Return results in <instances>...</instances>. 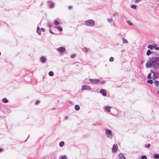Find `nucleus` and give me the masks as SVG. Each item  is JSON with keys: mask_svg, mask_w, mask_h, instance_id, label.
I'll list each match as a JSON object with an SVG mask.
<instances>
[{"mask_svg": "<svg viewBox=\"0 0 159 159\" xmlns=\"http://www.w3.org/2000/svg\"><path fill=\"white\" fill-rule=\"evenodd\" d=\"M85 23L87 25L92 26L94 25V21L93 20H87L85 21Z\"/></svg>", "mask_w": 159, "mask_h": 159, "instance_id": "obj_1", "label": "nucleus"}, {"mask_svg": "<svg viewBox=\"0 0 159 159\" xmlns=\"http://www.w3.org/2000/svg\"><path fill=\"white\" fill-rule=\"evenodd\" d=\"M157 61L155 59V60L152 61V66L155 68H158L159 67V64L157 62Z\"/></svg>", "mask_w": 159, "mask_h": 159, "instance_id": "obj_2", "label": "nucleus"}, {"mask_svg": "<svg viewBox=\"0 0 159 159\" xmlns=\"http://www.w3.org/2000/svg\"><path fill=\"white\" fill-rule=\"evenodd\" d=\"M118 149V146L116 144H114L113 145L112 148V152H116Z\"/></svg>", "mask_w": 159, "mask_h": 159, "instance_id": "obj_3", "label": "nucleus"}, {"mask_svg": "<svg viewBox=\"0 0 159 159\" xmlns=\"http://www.w3.org/2000/svg\"><path fill=\"white\" fill-rule=\"evenodd\" d=\"M90 81L94 84L98 83L100 82V80L98 79H90Z\"/></svg>", "mask_w": 159, "mask_h": 159, "instance_id": "obj_4", "label": "nucleus"}, {"mask_svg": "<svg viewBox=\"0 0 159 159\" xmlns=\"http://www.w3.org/2000/svg\"><path fill=\"white\" fill-rule=\"evenodd\" d=\"M100 92L101 93L102 95L104 96H106L107 95L106 91L104 89H101L100 90Z\"/></svg>", "mask_w": 159, "mask_h": 159, "instance_id": "obj_5", "label": "nucleus"}, {"mask_svg": "<svg viewBox=\"0 0 159 159\" xmlns=\"http://www.w3.org/2000/svg\"><path fill=\"white\" fill-rule=\"evenodd\" d=\"M106 132L107 134V136L108 137L111 138L112 136L111 132L110 130H107L106 131Z\"/></svg>", "mask_w": 159, "mask_h": 159, "instance_id": "obj_6", "label": "nucleus"}, {"mask_svg": "<svg viewBox=\"0 0 159 159\" xmlns=\"http://www.w3.org/2000/svg\"><path fill=\"white\" fill-rule=\"evenodd\" d=\"M57 50L59 52H63L65 51V48L63 47H60L57 49Z\"/></svg>", "mask_w": 159, "mask_h": 159, "instance_id": "obj_7", "label": "nucleus"}, {"mask_svg": "<svg viewBox=\"0 0 159 159\" xmlns=\"http://www.w3.org/2000/svg\"><path fill=\"white\" fill-rule=\"evenodd\" d=\"M152 72L153 73V79H155L157 77L159 76V74L157 73H155V72H152Z\"/></svg>", "mask_w": 159, "mask_h": 159, "instance_id": "obj_8", "label": "nucleus"}, {"mask_svg": "<svg viewBox=\"0 0 159 159\" xmlns=\"http://www.w3.org/2000/svg\"><path fill=\"white\" fill-rule=\"evenodd\" d=\"M90 88L87 85H85L82 87V90L90 89Z\"/></svg>", "mask_w": 159, "mask_h": 159, "instance_id": "obj_9", "label": "nucleus"}, {"mask_svg": "<svg viewBox=\"0 0 159 159\" xmlns=\"http://www.w3.org/2000/svg\"><path fill=\"white\" fill-rule=\"evenodd\" d=\"M152 62L150 61H148L146 64V66L147 67H150L152 66Z\"/></svg>", "mask_w": 159, "mask_h": 159, "instance_id": "obj_10", "label": "nucleus"}, {"mask_svg": "<svg viewBox=\"0 0 159 159\" xmlns=\"http://www.w3.org/2000/svg\"><path fill=\"white\" fill-rule=\"evenodd\" d=\"M119 157L121 159H125V156H124L123 154L122 153H120L119 154Z\"/></svg>", "mask_w": 159, "mask_h": 159, "instance_id": "obj_11", "label": "nucleus"}, {"mask_svg": "<svg viewBox=\"0 0 159 159\" xmlns=\"http://www.w3.org/2000/svg\"><path fill=\"white\" fill-rule=\"evenodd\" d=\"M40 61L42 63H44L46 61V60L45 58L44 57H42L40 58Z\"/></svg>", "mask_w": 159, "mask_h": 159, "instance_id": "obj_12", "label": "nucleus"}, {"mask_svg": "<svg viewBox=\"0 0 159 159\" xmlns=\"http://www.w3.org/2000/svg\"><path fill=\"white\" fill-rule=\"evenodd\" d=\"M111 108V107L109 106H107L106 107H105V109L108 112H110L111 110L110 109Z\"/></svg>", "mask_w": 159, "mask_h": 159, "instance_id": "obj_13", "label": "nucleus"}, {"mask_svg": "<svg viewBox=\"0 0 159 159\" xmlns=\"http://www.w3.org/2000/svg\"><path fill=\"white\" fill-rule=\"evenodd\" d=\"M75 109L76 111H78L80 109V107L79 105H76L75 106Z\"/></svg>", "mask_w": 159, "mask_h": 159, "instance_id": "obj_14", "label": "nucleus"}, {"mask_svg": "<svg viewBox=\"0 0 159 159\" xmlns=\"http://www.w3.org/2000/svg\"><path fill=\"white\" fill-rule=\"evenodd\" d=\"M2 101L4 103H7L8 102V100L6 98H4L2 99Z\"/></svg>", "mask_w": 159, "mask_h": 159, "instance_id": "obj_15", "label": "nucleus"}, {"mask_svg": "<svg viewBox=\"0 0 159 159\" xmlns=\"http://www.w3.org/2000/svg\"><path fill=\"white\" fill-rule=\"evenodd\" d=\"M56 27L59 29V30L60 31H62L63 29L62 27L60 26H57Z\"/></svg>", "mask_w": 159, "mask_h": 159, "instance_id": "obj_16", "label": "nucleus"}, {"mask_svg": "<svg viewBox=\"0 0 159 159\" xmlns=\"http://www.w3.org/2000/svg\"><path fill=\"white\" fill-rule=\"evenodd\" d=\"M64 142L63 141H61L59 143V145L60 147H62L64 145Z\"/></svg>", "mask_w": 159, "mask_h": 159, "instance_id": "obj_17", "label": "nucleus"}, {"mask_svg": "<svg viewBox=\"0 0 159 159\" xmlns=\"http://www.w3.org/2000/svg\"><path fill=\"white\" fill-rule=\"evenodd\" d=\"M154 157L155 159H158L159 158V155L158 154H155Z\"/></svg>", "mask_w": 159, "mask_h": 159, "instance_id": "obj_18", "label": "nucleus"}, {"mask_svg": "<svg viewBox=\"0 0 159 159\" xmlns=\"http://www.w3.org/2000/svg\"><path fill=\"white\" fill-rule=\"evenodd\" d=\"M37 31L39 35L41 34V31L39 28L38 27L37 28Z\"/></svg>", "mask_w": 159, "mask_h": 159, "instance_id": "obj_19", "label": "nucleus"}, {"mask_svg": "<svg viewBox=\"0 0 159 159\" xmlns=\"http://www.w3.org/2000/svg\"><path fill=\"white\" fill-rule=\"evenodd\" d=\"M148 47L151 49H152L153 48V46L152 45H149L148 46Z\"/></svg>", "mask_w": 159, "mask_h": 159, "instance_id": "obj_20", "label": "nucleus"}, {"mask_svg": "<svg viewBox=\"0 0 159 159\" xmlns=\"http://www.w3.org/2000/svg\"><path fill=\"white\" fill-rule=\"evenodd\" d=\"M154 83L156 84V86H157L159 84V81L155 80L154 82Z\"/></svg>", "mask_w": 159, "mask_h": 159, "instance_id": "obj_21", "label": "nucleus"}, {"mask_svg": "<svg viewBox=\"0 0 159 159\" xmlns=\"http://www.w3.org/2000/svg\"><path fill=\"white\" fill-rule=\"evenodd\" d=\"M147 82L148 84H152L153 83L152 80H148L147 81Z\"/></svg>", "mask_w": 159, "mask_h": 159, "instance_id": "obj_22", "label": "nucleus"}, {"mask_svg": "<svg viewBox=\"0 0 159 159\" xmlns=\"http://www.w3.org/2000/svg\"><path fill=\"white\" fill-rule=\"evenodd\" d=\"M54 74L52 71H50L49 73V75L50 76H52Z\"/></svg>", "mask_w": 159, "mask_h": 159, "instance_id": "obj_23", "label": "nucleus"}, {"mask_svg": "<svg viewBox=\"0 0 159 159\" xmlns=\"http://www.w3.org/2000/svg\"><path fill=\"white\" fill-rule=\"evenodd\" d=\"M54 23L55 25H59L60 23L57 20H55L54 21Z\"/></svg>", "mask_w": 159, "mask_h": 159, "instance_id": "obj_24", "label": "nucleus"}, {"mask_svg": "<svg viewBox=\"0 0 159 159\" xmlns=\"http://www.w3.org/2000/svg\"><path fill=\"white\" fill-rule=\"evenodd\" d=\"M122 39L123 41V42L124 43H128V41L127 40L125 39V38H123Z\"/></svg>", "mask_w": 159, "mask_h": 159, "instance_id": "obj_25", "label": "nucleus"}, {"mask_svg": "<svg viewBox=\"0 0 159 159\" xmlns=\"http://www.w3.org/2000/svg\"><path fill=\"white\" fill-rule=\"evenodd\" d=\"M151 51L150 50H148L147 52V55H149L151 53Z\"/></svg>", "mask_w": 159, "mask_h": 159, "instance_id": "obj_26", "label": "nucleus"}, {"mask_svg": "<svg viewBox=\"0 0 159 159\" xmlns=\"http://www.w3.org/2000/svg\"><path fill=\"white\" fill-rule=\"evenodd\" d=\"M127 22L129 25H133V24L130 22V21H127Z\"/></svg>", "mask_w": 159, "mask_h": 159, "instance_id": "obj_27", "label": "nucleus"}, {"mask_svg": "<svg viewBox=\"0 0 159 159\" xmlns=\"http://www.w3.org/2000/svg\"><path fill=\"white\" fill-rule=\"evenodd\" d=\"M60 159H66V157L65 156H61L60 157Z\"/></svg>", "mask_w": 159, "mask_h": 159, "instance_id": "obj_28", "label": "nucleus"}, {"mask_svg": "<svg viewBox=\"0 0 159 159\" xmlns=\"http://www.w3.org/2000/svg\"><path fill=\"white\" fill-rule=\"evenodd\" d=\"M49 5L50 7L51 8H52L54 6V4L52 2H51L50 3Z\"/></svg>", "mask_w": 159, "mask_h": 159, "instance_id": "obj_29", "label": "nucleus"}, {"mask_svg": "<svg viewBox=\"0 0 159 159\" xmlns=\"http://www.w3.org/2000/svg\"><path fill=\"white\" fill-rule=\"evenodd\" d=\"M131 8H132L135 9L136 7V6L135 5H133L131 6Z\"/></svg>", "mask_w": 159, "mask_h": 159, "instance_id": "obj_30", "label": "nucleus"}, {"mask_svg": "<svg viewBox=\"0 0 159 159\" xmlns=\"http://www.w3.org/2000/svg\"><path fill=\"white\" fill-rule=\"evenodd\" d=\"M151 73H149L148 75V79H151Z\"/></svg>", "mask_w": 159, "mask_h": 159, "instance_id": "obj_31", "label": "nucleus"}, {"mask_svg": "<svg viewBox=\"0 0 159 159\" xmlns=\"http://www.w3.org/2000/svg\"><path fill=\"white\" fill-rule=\"evenodd\" d=\"M151 145L150 144H149L148 145H145V147L146 148H148L150 147Z\"/></svg>", "mask_w": 159, "mask_h": 159, "instance_id": "obj_32", "label": "nucleus"}, {"mask_svg": "<svg viewBox=\"0 0 159 159\" xmlns=\"http://www.w3.org/2000/svg\"><path fill=\"white\" fill-rule=\"evenodd\" d=\"M147 157L146 156H143L142 157V159H147Z\"/></svg>", "mask_w": 159, "mask_h": 159, "instance_id": "obj_33", "label": "nucleus"}, {"mask_svg": "<svg viewBox=\"0 0 159 159\" xmlns=\"http://www.w3.org/2000/svg\"><path fill=\"white\" fill-rule=\"evenodd\" d=\"M114 58L113 57H111L109 59L110 61L112 62L114 61Z\"/></svg>", "mask_w": 159, "mask_h": 159, "instance_id": "obj_34", "label": "nucleus"}, {"mask_svg": "<svg viewBox=\"0 0 159 159\" xmlns=\"http://www.w3.org/2000/svg\"><path fill=\"white\" fill-rule=\"evenodd\" d=\"M112 21V19H109L108 20V21L109 22H111Z\"/></svg>", "mask_w": 159, "mask_h": 159, "instance_id": "obj_35", "label": "nucleus"}, {"mask_svg": "<svg viewBox=\"0 0 159 159\" xmlns=\"http://www.w3.org/2000/svg\"><path fill=\"white\" fill-rule=\"evenodd\" d=\"M155 59L156 60V61L159 62V57H158L157 58H156Z\"/></svg>", "mask_w": 159, "mask_h": 159, "instance_id": "obj_36", "label": "nucleus"}, {"mask_svg": "<svg viewBox=\"0 0 159 159\" xmlns=\"http://www.w3.org/2000/svg\"><path fill=\"white\" fill-rule=\"evenodd\" d=\"M84 48V49L85 50V51L86 52H88V49L87 48L85 47Z\"/></svg>", "mask_w": 159, "mask_h": 159, "instance_id": "obj_37", "label": "nucleus"}, {"mask_svg": "<svg viewBox=\"0 0 159 159\" xmlns=\"http://www.w3.org/2000/svg\"><path fill=\"white\" fill-rule=\"evenodd\" d=\"M140 1V0H135V3H137L139 2Z\"/></svg>", "mask_w": 159, "mask_h": 159, "instance_id": "obj_38", "label": "nucleus"}, {"mask_svg": "<svg viewBox=\"0 0 159 159\" xmlns=\"http://www.w3.org/2000/svg\"><path fill=\"white\" fill-rule=\"evenodd\" d=\"M75 54H72L71 56V57L73 58L74 57H75Z\"/></svg>", "mask_w": 159, "mask_h": 159, "instance_id": "obj_39", "label": "nucleus"}, {"mask_svg": "<svg viewBox=\"0 0 159 159\" xmlns=\"http://www.w3.org/2000/svg\"><path fill=\"white\" fill-rule=\"evenodd\" d=\"M41 30L43 32H44L45 31V29L43 28H41Z\"/></svg>", "mask_w": 159, "mask_h": 159, "instance_id": "obj_40", "label": "nucleus"}, {"mask_svg": "<svg viewBox=\"0 0 159 159\" xmlns=\"http://www.w3.org/2000/svg\"><path fill=\"white\" fill-rule=\"evenodd\" d=\"M49 31H50V32L51 33L53 34H54V33L50 29Z\"/></svg>", "mask_w": 159, "mask_h": 159, "instance_id": "obj_41", "label": "nucleus"}, {"mask_svg": "<svg viewBox=\"0 0 159 159\" xmlns=\"http://www.w3.org/2000/svg\"><path fill=\"white\" fill-rule=\"evenodd\" d=\"M39 102V101H37L35 103V104H37Z\"/></svg>", "mask_w": 159, "mask_h": 159, "instance_id": "obj_42", "label": "nucleus"}, {"mask_svg": "<svg viewBox=\"0 0 159 159\" xmlns=\"http://www.w3.org/2000/svg\"><path fill=\"white\" fill-rule=\"evenodd\" d=\"M156 48V50H159V48H158V47H156V48Z\"/></svg>", "mask_w": 159, "mask_h": 159, "instance_id": "obj_43", "label": "nucleus"}, {"mask_svg": "<svg viewBox=\"0 0 159 159\" xmlns=\"http://www.w3.org/2000/svg\"><path fill=\"white\" fill-rule=\"evenodd\" d=\"M2 151V149L1 148H0V152H1Z\"/></svg>", "mask_w": 159, "mask_h": 159, "instance_id": "obj_44", "label": "nucleus"}, {"mask_svg": "<svg viewBox=\"0 0 159 159\" xmlns=\"http://www.w3.org/2000/svg\"><path fill=\"white\" fill-rule=\"evenodd\" d=\"M71 8V7H69V8L70 9Z\"/></svg>", "mask_w": 159, "mask_h": 159, "instance_id": "obj_45", "label": "nucleus"}, {"mask_svg": "<svg viewBox=\"0 0 159 159\" xmlns=\"http://www.w3.org/2000/svg\"><path fill=\"white\" fill-rule=\"evenodd\" d=\"M158 93L159 94V91L158 92Z\"/></svg>", "mask_w": 159, "mask_h": 159, "instance_id": "obj_46", "label": "nucleus"}, {"mask_svg": "<svg viewBox=\"0 0 159 159\" xmlns=\"http://www.w3.org/2000/svg\"><path fill=\"white\" fill-rule=\"evenodd\" d=\"M1 105L0 104V107H1Z\"/></svg>", "mask_w": 159, "mask_h": 159, "instance_id": "obj_47", "label": "nucleus"}]
</instances>
